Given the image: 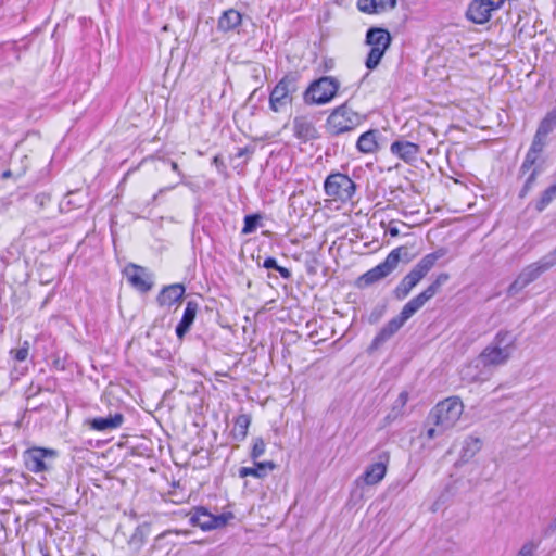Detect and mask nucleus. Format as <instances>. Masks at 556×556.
<instances>
[{
    "mask_svg": "<svg viewBox=\"0 0 556 556\" xmlns=\"http://www.w3.org/2000/svg\"><path fill=\"white\" fill-rule=\"evenodd\" d=\"M450 279V275L442 273L422 292L410 299L402 308L401 313L393 317L374 338L370 349L377 350L395 334L403 325L418 312L430 299H432L441 287Z\"/></svg>",
    "mask_w": 556,
    "mask_h": 556,
    "instance_id": "obj_1",
    "label": "nucleus"
},
{
    "mask_svg": "<svg viewBox=\"0 0 556 556\" xmlns=\"http://www.w3.org/2000/svg\"><path fill=\"white\" fill-rule=\"evenodd\" d=\"M450 279V275L442 273L422 292L410 299L402 308L401 313L393 317L374 338L370 349L377 350L395 334L403 325L418 312L430 299H432L441 287Z\"/></svg>",
    "mask_w": 556,
    "mask_h": 556,
    "instance_id": "obj_2",
    "label": "nucleus"
},
{
    "mask_svg": "<svg viewBox=\"0 0 556 556\" xmlns=\"http://www.w3.org/2000/svg\"><path fill=\"white\" fill-rule=\"evenodd\" d=\"M450 279V275L442 273L422 292L410 299L402 308L401 313L393 317L374 338L370 349L377 350L395 334L403 325L418 312L430 299H432L441 287Z\"/></svg>",
    "mask_w": 556,
    "mask_h": 556,
    "instance_id": "obj_3",
    "label": "nucleus"
},
{
    "mask_svg": "<svg viewBox=\"0 0 556 556\" xmlns=\"http://www.w3.org/2000/svg\"><path fill=\"white\" fill-rule=\"evenodd\" d=\"M463 412V402L457 396H451L438 403L427 417V424L430 426L427 430L428 439H433L452 429Z\"/></svg>",
    "mask_w": 556,
    "mask_h": 556,
    "instance_id": "obj_4",
    "label": "nucleus"
},
{
    "mask_svg": "<svg viewBox=\"0 0 556 556\" xmlns=\"http://www.w3.org/2000/svg\"><path fill=\"white\" fill-rule=\"evenodd\" d=\"M447 253L445 248H440L432 253L426 254L413 268L403 277L394 289V296L397 300L405 299L410 291L421 281L422 278L434 267L437 261Z\"/></svg>",
    "mask_w": 556,
    "mask_h": 556,
    "instance_id": "obj_5",
    "label": "nucleus"
},
{
    "mask_svg": "<svg viewBox=\"0 0 556 556\" xmlns=\"http://www.w3.org/2000/svg\"><path fill=\"white\" fill-rule=\"evenodd\" d=\"M516 337L508 330H500L492 342L479 355L484 366L504 365L515 350Z\"/></svg>",
    "mask_w": 556,
    "mask_h": 556,
    "instance_id": "obj_6",
    "label": "nucleus"
},
{
    "mask_svg": "<svg viewBox=\"0 0 556 556\" xmlns=\"http://www.w3.org/2000/svg\"><path fill=\"white\" fill-rule=\"evenodd\" d=\"M401 260H404L405 262L410 261L408 249L406 247H399L392 250L382 263L378 264L359 277L358 286L368 287L389 276L397 267Z\"/></svg>",
    "mask_w": 556,
    "mask_h": 556,
    "instance_id": "obj_7",
    "label": "nucleus"
},
{
    "mask_svg": "<svg viewBox=\"0 0 556 556\" xmlns=\"http://www.w3.org/2000/svg\"><path fill=\"white\" fill-rule=\"evenodd\" d=\"M556 265L555 254H546L538 262L526 266L513 283L508 287L507 293L513 296L519 293L528 285L536 280L543 273Z\"/></svg>",
    "mask_w": 556,
    "mask_h": 556,
    "instance_id": "obj_8",
    "label": "nucleus"
},
{
    "mask_svg": "<svg viewBox=\"0 0 556 556\" xmlns=\"http://www.w3.org/2000/svg\"><path fill=\"white\" fill-rule=\"evenodd\" d=\"M366 45L370 46L365 65L368 70H375L386 51L389 49L392 42L390 33L381 27H371L366 33Z\"/></svg>",
    "mask_w": 556,
    "mask_h": 556,
    "instance_id": "obj_9",
    "label": "nucleus"
},
{
    "mask_svg": "<svg viewBox=\"0 0 556 556\" xmlns=\"http://www.w3.org/2000/svg\"><path fill=\"white\" fill-rule=\"evenodd\" d=\"M58 458V452L53 448L30 447L23 453L26 469L33 473L51 471Z\"/></svg>",
    "mask_w": 556,
    "mask_h": 556,
    "instance_id": "obj_10",
    "label": "nucleus"
},
{
    "mask_svg": "<svg viewBox=\"0 0 556 556\" xmlns=\"http://www.w3.org/2000/svg\"><path fill=\"white\" fill-rule=\"evenodd\" d=\"M357 124L358 115L343 104L329 115L327 129L331 135H340L353 130Z\"/></svg>",
    "mask_w": 556,
    "mask_h": 556,
    "instance_id": "obj_11",
    "label": "nucleus"
},
{
    "mask_svg": "<svg viewBox=\"0 0 556 556\" xmlns=\"http://www.w3.org/2000/svg\"><path fill=\"white\" fill-rule=\"evenodd\" d=\"M325 191L330 197L346 201L354 194L355 184L344 174H331L325 180Z\"/></svg>",
    "mask_w": 556,
    "mask_h": 556,
    "instance_id": "obj_12",
    "label": "nucleus"
},
{
    "mask_svg": "<svg viewBox=\"0 0 556 556\" xmlns=\"http://www.w3.org/2000/svg\"><path fill=\"white\" fill-rule=\"evenodd\" d=\"M295 90V81L290 76H285L271 90L269 106L274 112L285 110L292 101L291 93Z\"/></svg>",
    "mask_w": 556,
    "mask_h": 556,
    "instance_id": "obj_13",
    "label": "nucleus"
},
{
    "mask_svg": "<svg viewBox=\"0 0 556 556\" xmlns=\"http://www.w3.org/2000/svg\"><path fill=\"white\" fill-rule=\"evenodd\" d=\"M232 518V513L213 515L204 507H198L190 517V522L202 530H213L225 527Z\"/></svg>",
    "mask_w": 556,
    "mask_h": 556,
    "instance_id": "obj_14",
    "label": "nucleus"
},
{
    "mask_svg": "<svg viewBox=\"0 0 556 556\" xmlns=\"http://www.w3.org/2000/svg\"><path fill=\"white\" fill-rule=\"evenodd\" d=\"M372 459L374 463L359 477L366 485H375L384 478L390 462V453L388 451H376Z\"/></svg>",
    "mask_w": 556,
    "mask_h": 556,
    "instance_id": "obj_15",
    "label": "nucleus"
},
{
    "mask_svg": "<svg viewBox=\"0 0 556 556\" xmlns=\"http://www.w3.org/2000/svg\"><path fill=\"white\" fill-rule=\"evenodd\" d=\"M340 86V81L333 76L315 79V104L329 103L337 96Z\"/></svg>",
    "mask_w": 556,
    "mask_h": 556,
    "instance_id": "obj_16",
    "label": "nucleus"
},
{
    "mask_svg": "<svg viewBox=\"0 0 556 556\" xmlns=\"http://www.w3.org/2000/svg\"><path fill=\"white\" fill-rule=\"evenodd\" d=\"M547 146L546 142L533 136L531 146L525 156V160L519 168L520 174H526L532 168L540 166L542 168L543 160L542 153Z\"/></svg>",
    "mask_w": 556,
    "mask_h": 556,
    "instance_id": "obj_17",
    "label": "nucleus"
},
{
    "mask_svg": "<svg viewBox=\"0 0 556 556\" xmlns=\"http://www.w3.org/2000/svg\"><path fill=\"white\" fill-rule=\"evenodd\" d=\"M492 0H472L466 11V17L475 24H485L493 12Z\"/></svg>",
    "mask_w": 556,
    "mask_h": 556,
    "instance_id": "obj_18",
    "label": "nucleus"
},
{
    "mask_svg": "<svg viewBox=\"0 0 556 556\" xmlns=\"http://www.w3.org/2000/svg\"><path fill=\"white\" fill-rule=\"evenodd\" d=\"M125 274L134 288L142 292H147L151 289L152 282L143 267L131 264L126 267Z\"/></svg>",
    "mask_w": 556,
    "mask_h": 556,
    "instance_id": "obj_19",
    "label": "nucleus"
},
{
    "mask_svg": "<svg viewBox=\"0 0 556 556\" xmlns=\"http://www.w3.org/2000/svg\"><path fill=\"white\" fill-rule=\"evenodd\" d=\"M419 146L409 141L396 140L392 142L390 151L406 163H410L417 159Z\"/></svg>",
    "mask_w": 556,
    "mask_h": 556,
    "instance_id": "obj_20",
    "label": "nucleus"
},
{
    "mask_svg": "<svg viewBox=\"0 0 556 556\" xmlns=\"http://www.w3.org/2000/svg\"><path fill=\"white\" fill-rule=\"evenodd\" d=\"M199 311V305L194 301L187 302L184 315L176 327V334L179 339H182L185 334L189 331L191 325L193 324L197 313Z\"/></svg>",
    "mask_w": 556,
    "mask_h": 556,
    "instance_id": "obj_21",
    "label": "nucleus"
},
{
    "mask_svg": "<svg viewBox=\"0 0 556 556\" xmlns=\"http://www.w3.org/2000/svg\"><path fill=\"white\" fill-rule=\"evenodd\" d=\"M185 294V287L180 283L170 285L163 288L157 296L161 306H172L179 302Z\"/></svg>",
    "mask_w": 556,
    "mask_h": 556,
    "instance_id": "obj_22",
    "label": "nucleus"
},
{
    "mask_svg": "<svg viewBox=\"0 0 556 556\" xmlns=\"http://www.w3.org/2000/svg\"><path fill=\"white\" fill-rule=\"evenodd\" d=\"M395 5L396 0H357V9L368 14L380 13Z\"/></svg>",
    "mask_w": 556,
    "mask_h": 556,
    "instance_id": "obj_23",
    "label": "nucleus"
},
{
    "mask_svg": "<svg viewBox=\"0 0 556 556\" xmlns=\"http://www.w3.org/2000/svg\"><path fill=\"white\" fill-rule=\"evenodd\" d=\"M124 422V416L121 413L108 417H97L90 421V427L97 431H106L117 429Z\"/></svg>",
    "mask_w": 556,
    "mask_h": 556,
    "instance_id": "obj_24",
    "label": "nucleus"
},
{
    "mask_svg": "<svg viewBox=\"0 0 556 556\" xmlns=\"http://www.w3.org/2000/svg\"><path fill=\"white\" fill-rule=\"evenodd\" d=\"M275 467H276V465L270 460H267V462L254 460L253 467H241L239 469V477L245 478V477L252 476V477L261 479V478L266 477L269 471L275 469Z\"/></svg>",
    "mask_w": 556,
    "mask_h": 556,
    "instance_id": "obj_25",
    "label": "nucleus"
},
{
    "mask_svg": "<svg viewBox=\"0 0 556 556\" xmlns=\"http://www.w3.org/2000/svg\"><path fill=\"white\" fill-rule=\"evenodd\" d=\"M242 22V15L235 9L225 11L218 20V29L230 31L237 28Z\"/></svg>",
    "mask_w": 556,
    "mask_h": 556,
    "instance_id": "obj_26",
    "label": "nucleus"
},
{
    "mask_svg": "<svg viewBox=\"0 0 556 556\" xmlns=\"http://www.w3.org/2000/svg\"><path fill=\"white\" fill-rule=\"evenodd\" d=\"M377 130H368L359 136L356 147L363 153H372L377 150Z\"/></svg>",
    "mask_w": 556,
    "mask_h": 556,
    "instance_id": "obj_27",
    "label": "nucleus"
},
{
    "mask_svg": "<svg viewBox=\"0 0 556 556\" xmlns=\"http://www.w3.org/2000/svg\"><path fill=\"white\" fill-rule=\"evenodd\" d=\"M150 533V525L144 522L142 525H139L131 536L128 540V544L130 547H132L135 551H140L143 544L146 543V540Z\"/></svg>",
    "mask_w": 556,
    "mask_h": 556,
    "instance_id": "obj_28",
    "label": "nucleus"
},
{
    "mask_svg": "<svg viewBox=\"0 0 556 556\" xmlns=\"http://www.w3.org/2000/svg\"><path fill=\"white\" fill-rule=\"evenodd\" d=\"M251 424V418L249 415L242 414L236 417L235 425L231 430V434L235 440L242 441L245 439L248 434V429Z\"/></svg>",
    "mask_w": 556,
    "mask_h": 556,
    "instance_id": "obj_29",
    "label": "nucleus"
},
{
    "mask_svg": "<svg viewBox=\"0 0 556 556\" xmlns=\"http://www.w3.org/2000/svg\"><path fill=\"white\" fill-rule=\"evenodd\" d=\"M294 131L298 138L307 141L312 136L311 123L303 117H296L294 119Z\"/></svg>",
    "mask_w": 556,
    "mask_h": 556,
    "instance_id": "obj_30",
    "label": "nucleus"
},
{
    "mask_svg": "<svg viewBox=\"0 0 556 556\" xmlns=\"http://www.w3.org/2000/svg\"><path fill=\"white\" fill-rule=\"evenodd\" d=\"M556 198V184L545 189L540 199L535 202V210L543 212L549 203Z\"/></svg>",
    "mask_w": 556,
    "mask_h": 556,
    "instance_id": "obj_31",
    "label": "nucleus"
},
{
    "mask_svg": "<svg viewBox=\"0 0 556 556\" xmlns=\"http://www.w3.org/2000/svg\"><path fill=\"white\" fill-rule=\"evenodd\" d=\"M481 448V441L479 438L469 437L464 441L463 456L472 457Z\"/></svg>",
    "mask_w": 556,
    "mask_h": 556,
    "instance_id": "obj_32",
    "label": "nucleus"
},
{
    "mask_svg": "<svg viewBox=\"0 0 556 556\" xmlns=\"http://www.w3.org/2000/svg\"><path fill=\"white\" fill-rule=\"evenodd\" d=\"M542 169L543 168H540V166L532 168V170L530 172L529 176L527 177V179L523 184V187L521 188V190L519 192L520 198H525L530 192V190L535 185L536 179H538L539 175L541 174Z\"/></svg>",
    "mask_w": 556,
    "mask_h": 556,
    "instance_id": "obj_33",
    "label": "nucleus"
},
{
    "mask_svg": "<svg viewBox=\"0 0 556 556\" xmlns=\"http://www.w3.org/2000/svg\"><path fill=\"white\" fill-rule=\"evenodd\" d=\"M260 219H261V216L258 214L247 215L244 217V225L241 230V233L250 235V233L254 232L257 228Z\"/></svg>",
    "mask_w": 556,
    "mask_h": 556,
    "instance_id": "obj_34",
    "label": "nucleus"
},
{
    "mask_svg": "<svg viewBox=\"0 0 556 556\" xmlns=\"http://www.w3.org/2000/svg\"><path fill=\"white\" fill-rule=\"evenodd\" d=\"M266 448V444L262 438H256L253 441V446L251 451V458L253 460H256L261 456L264 455Z\"/></svg>",
    "mask_w": 556,
    "mask_h": 556,
    "instance_id": "obj_35",
    "label": "nucleus"
},
{
    "mask_svg": "<svg viewBox=\"0 0 556 556\" xmlns=\"http://www.w3.org/2000/svg\"><path fill=\"white\" fill-rule=\"evenodd\" d=\"M539 545L540 542L528 541L521 546L517 556H534Z\"/></svg>",
    "mask_w": 556,
    "mask_h": 556,
    "instance_id": "obj_36",
    "label": "nucleus"
},
{
    "mask_svg": "<svg viewBox=\"0 0 556 556\" xmlns=\"http://www.w3.org/2000/svg\"><path fill=\"white\" fill-rule=\"evenodd\" d=\"M28 351H29V344L27 341H25L23 343V345L17 349V350H12L11 351V354H13V357L18 361V362H23L27 358L28 356Z\"/></svg>",
    "mask_w": 556,
    "mask_h": 556,
    "instance_id": "obj_37",
    "label": "nucleus"
},
{
    "mask_svg": "<svg viewBox=\"0 0 556 556\" xmlns=\"http://www.w3.org/2000/svg\"><path fill=\"white\" fill-rule=\"evenodd\" d=\"M26 167H27V164L20 172L15 173V174L13 173V170L8 169V170L2 173V178L3 179H8V178H10L12 176L20 177V176H22L25 173Z\"/></svg>",
    "mask_w": 556,
    "mask_h": 556,
    "instance_id": "obj_38",
    "label": "nucleus"
},
{
    "mask_svg": "<svg viewBox=\"0 0 556 556\" xmlns=\"http://www.w3.org/2000/svg\"><path fill=\"white\" fill-rule=\"evenodd\" d=\"M263 266L265 268H267V269H277L278 268V263H277V261L274 257H267L264 261Z\"/></svg>",
    "mask_w": 556,
    "mask_h": 556,
    "instance_id": "obj_39",
    "label": "nucleus"
},
{
    "mask_svg": "<svg viewBox=\"0 0 556 556\" xmlns=\"http://www.w3.org/2000/svg\"><path fill=\"white\" fill-rule=\"evenodd\" d=\"M304 98L307 103L313 101V81H311L306 87Z\"/></svg>",
    "mask_w": 556,
    "mask_h": 556,
    "instance_id": "obj_40",
    "label": "nucleus"
},
{
    "mask_svg": "<svg viewBox=\"0 0 556 556\" xmlns=\"http://www.w3.org/2000/svg\"><path fill=\"white\" fill-rule=\"evenodd\" d=\"M170 534H173V531H170V530L164 531L163 533L159 534L155 538L154 547H156V545L161 542V540L165 539L167 535H170Z\"/></svg>",
    "mask_w": 556,
    "mask_h": 556,
    "instance_id": "obj_41",
    "label": "nucleus"
},
{
    "mask_svg": "<svg viewBox=\"0 0 556 556\" xmlns=\"http://www.w3.org/2000/svg\"><path fill=\"white\" fill-rule=\"evenodd\" d=\"M280 275L281 277L283 278H289L290 277V271L289 269H287L286 267H282V266H279L278 265V268L276 269Z\"/></svg>",
    "mask_w": 556,
    "mask_h": 556,
    "instance_id": "obj_42",
    "label": "nucleus"
},
{
    "mask_svg": "<svg viewBox=\"0 0 556 556\" xmlns=\"http://www.w3.org/2000/svg\"><path fill=\"white\" fill-rule=\"evenodd\" d=\"M408 393L407 392H401L399 395L397 401L401 402L402 405H404L407 402Z\"/></svg>",
    "mask_w": 556,
    "mask_h": 556,
    "instance_id": "obj_43",
    "label": "nucleus"
},
{
    "mask_svg": "<svg viewBox=\"0 0 556 556\" xmlns=\"http://www.w3.org/2000/svg\"><path fill=\"white\" fill-rule=\"evenodd\" d=\"M388 231L391 237H397L400 235V230L397 227H390Z\"/></svg>",
    "mask_w": 556,
    "mask_h": 556,
    "instance_id": "obj_44",
    "label": "nucleus"
},
{
    "mask_svg": "<svg viewBox=\"0 0 556 556\" xmlns=\"http://www.w3.org/2000/svg\"><path fill=\"white\" fill-rule=\"evenodd\" d=\"M504 2H505V0H500L497 2L493 1V5H492L493 7V11L501 9L502 5L504 4Z\"/></svg>",
    "mask_w": 556,
    "mask_h": 556,
    "instance_id": "obj_45",
    "label": "nucleus"
},
{
    "mask_svg": "<svg viewBox=\"0 0 556 556\" xmlns=\"http://www.w3.org/2000/svg\"><path fill=\"white\" fill-rule=\"evenodd\" d=\"M170 166H172V169H173L174 172H178V169H179V168H178V164H177L176 162H172V163H170Z\"/></svg>",
    "mask_w": 556,
    "mask_h": 556,
    "instance_id": "obj_46",
    "label": "nucleus"
},
{
    "mask_svg": "<svg viewBox=\"0 0 556 556\" xmlns=\"http://www.w3.org/2000/svg\"><path fill=\"white\" fill-rule=\"evenodd\" d=\"M331 67H332V61H330V64L326 63V71L330 70Z\"/></svg>",
    "mask_w": 556,
    "mask_h": 556,
    "instance_id": "obj_47",
    "label": "nucleus"
},
{
    "mask_svg": "<svg viewBox=\"0 0 556 556\" xmlns=\"http://www.w3.org/2000/svg\"><path fill=\"white\" fill-rule=\"evenodd\" d=\"M23 161H25L26 163H28V159L26 155L23 156Z\"/></svg>",
    "mask_w": 556,
    "mask_h": 556,
    "instance_id": "obj_48",
    "label": "nucleus"
},
{
    "mask_svg": "<svg viewBox=\"0 0 556 556\" xmlns=\"http://www.w3.org/2000/svg\"><path fill=\"white\" fill-rule=\"evenodd\" d=\"M549 254H555V256H556V249L553 252H551Z\"/></svg>",
    "mask_w": 556,
    "mask_h": 556,
    "instance_id": "obj_49",
    "label": "nucleus"
}]
</instances>
